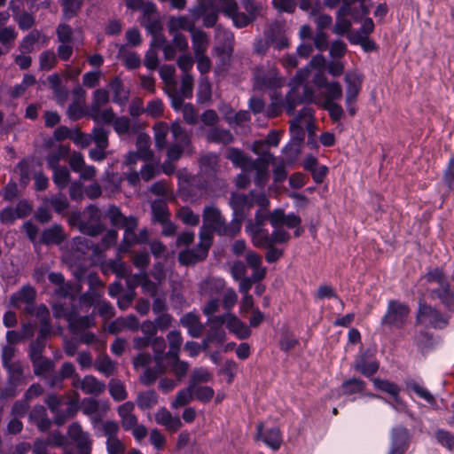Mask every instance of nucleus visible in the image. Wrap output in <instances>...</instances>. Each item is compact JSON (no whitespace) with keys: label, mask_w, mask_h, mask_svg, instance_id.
Returning <instances> with one entry per match:
<instances>
[{"label":"nucleus","mask_w":454,"mask_h":454,"mask_svg":"<svg viewBox=\"0 0 454 454\" xmlns=\"http://www.w3.org/2000/svg\"><path fill=\"white\" fill-rule=\"evenodd\" d=\"M100 429L106 439H110L118 436L120 427L114 420H105L101 422Z\"/></svg>","instance_id":"obj_58"},{"label":"nucleus","mask_w":454,"mask_h":454,"mask_svg":"<svg viewBox=\"0 0 454 454\" xmlns=\"http://www.w3.org/2000/svg\"><path fill=\"white\" fill-rule=\"evenodd\" d=\"M137 285H141L143 291L151 295L156 294V286L154 283L150 281L145 274L134 275L128 279V286L130 288H134Z\"/></svg>","instance_id":"obj_28"},{"label":"nucleus","mask_w":454,"mask_h":454,"mask_svg":"<svg viewBox=\"0 0 454 454\" xmlns=\"http://www.w3.org/2000/svg\"><path fill=\"white\" fill-rule=\"evenodd\" d=\"M53 170V181L60 189H64L70 178L69 171L66 167L51 168Z\"/></svg>","instance_id":"obj_48"},{"label":"nucleus","mask_w":454,"mask_h":454,"mask_svg":"<svg viewBox=\"0 0 454 454\" xmlns=\"http://www.w3.org/2000/svg\"><path fill=\"white\" fill-rule=\"evenodd\" d=\"M94 366L106 377L113 375L116 370L115 364L108 356H99L95 361Z\"/></svg>","instance_id":"obj_44"},{"label":"nucleus","mask_w":454,"mask_h":454,"mask_svg":"<svg viewBox=\"0 0 454 454\" xmlns=\"http://www.w3.org/2000/svg\"><path fill=\"white\" fill-rule=\"evenodd\" d=\"M167 340L169 344V351L165 354V356L177 358L178 352L183 342L181 333L179 331H171L168 334Z\"/></svg>","instance_id":"obj_40"},{"label":"nucleus","mask_w":454,"mask_h":454,"mask_svg":"<svg viewBox=\"0 0 454 454\" xmlns=\"http://www.w3.org/2000/svg\"><path fill=\"white\" fill-rule=\"evenodd\" d=\"M202 219L203 224L200 231V239H202V244L206 247L211 246L214 232L219 235L234 236L241 229L240 220L234 219L230 224H227L220 209L214 205L205 207Z\"/></svg>","instance_id":"obj_1"},{"label":"nucleus","mask_w":454,"mask_h":454,"mask_svg":"<svg viewBox=\"0 0 454 454\" xmlns=\"http://www.w3.org/2000/svg\"><path fill=\"white\" fill-rule=\"evenodd\" d=\"M344 81L346 83V100L348 103L356 101L362 88V74L356 70L348 71L345 74Z\"/></svg>","instance_id":"obj_9"},{"label":"nucleus","mask_w":454,"mask_h":454,"mask_svg":"<svg viewBox=\"0 0 454 454\" xmlns=\"http://www.w3.org/2000/svg\"><path fill=\"white\" fill-rule=\"evenodd\" d=\"M325 65V59L322 55H316L311 59L308 66L297 71L292 80L294 87L286 96V109L289 115L293 114L295 106L301 101L299 93L296 92L295 86L301 85L308 80L311 68L317 69V71H324Z\"/></svg>","instance_id":"obj_2"},{"label":"nucleus","mask_w":454,"mask_h":454,"mask_svg":"<svg viewBox=\"0 0 454 454\" xmlns=\"http://www.w3.org/2000/svg\"><path fill=\"white\" fill-rule=\"evenodd\" d=\"M64 238L62 228L56 225L44 231L42 241L45 244H59Z\"/></svg>","instance_id":"obj_42"},{"label":"nucleus","mask_w":454,"mask_h":454,"mask_svg":"<svg viewBox=\"0 0 454 454\" xmlns=\"http://www.w3.org/2000/svg\"><path fill=\"white\" fill-rule=\"evenodd\" d=\"M155 145L159 149H163L167 145V135L168 133V126L162 121L155 123L153 127Z\"/></svg>","instance_id":"obj_43"},{"label":"nucleus","mask_w":454,"mask_h":454,"mask_svg":"<svg viewBox=\"0 0 454 454\" xmlns=\"http://www.w3.org/2000/svg\"><path fill=\"white\" fill-rule=\"evenodd\" d=\"M267 37L276 49L281 50L288 47L289 45L288 38L284 34L280 26H275L272 27L268 33Z\"/></svg>","instance_id":"obj_35"},{"label":"nucleus","mask_w":454,"mask_h":454,"mask_svg":"<svg viewBox=\"0 0 454 454\" xmlns=\"http://www.w3.org/2000/svg\"><path fill=\"white\" fill-rule=\"evenodd\" d=\"M152 211L153 219L159 223H165L169 217L167 204L160 200L153 202Z\"/></svg>","instance_id":"obj_46"},{"label":"nucleus","mask_w":454,"mask_h":454,"mask_svg":"<svg viewBox=\"0 0 454 454\" xmlns=\"http://www.w3.org/2000/svg\"><path fill=\"white\" fill-rule=\"evenodd\" d=\"M171 132L175 138V143L168 148L167 156L169 161L178 160L185 148L190 145V139L178 122H174L171 126Z\"/></svg>","instance_id":"obj_7"},{"label":"nucleus","mask_w":454,"mask_h":454,"mask_svg":"<svg viewBox=\"0 0 454 454\" xmlns=\"http://www.w3.org/2000/svg\"><path fill=\"white\" fill-rule=\"evenodd\" d=\"M90 114L95 121L103 123H111L114 118V114L110 108H97V110L90 109Z\"/></svg>","instance_id":"obj_50"},{"label":"nucleus","mask_w":454,"mask_h":454,"mask_svg":"<svg viewBox=\"0 0 454 454\" xmlns=\"http://www.w3.org/2000/svg\"><path fill=\"white\" fill-rule=\"evenodd\" d=\"M194 23L195 21L190 20L185 16H177L169 19L168 27L170 33L176 32L179 29H185L192 33L195 29Z\"/></svg>","instance_id":"obj_37"},{"label":"nucleus","mask_w":454,"mask_h":454,"mask_svg":"<svg viewBox=\"0 0 454 454\" xmlns=\"http://www.w3.org/2000/svg\"><path fill=\"white\" fill-rule=\"evenodd\" d=\"M209 247L210 246H204L202 244V239H200L199 246L195 251L185 250L179 254V261L184 265L196 263L197 262L206 258Z\"/></svg>","instance_id":"obj_19"},{"label":"nucleus","mask_w":454,"mask_h":454,"mask_svg":"<svg viewBox=\"0 0 454 454\" xmlns=\"http://www.w3.org/2000/svg\"><path fill=\"white\" fill-rule=\"evenodd\" d=\"M29 418L41 431L47 430L51 426V420L46 416V410L42 405L35 406L30 412Z\"/></svg>","instance_id":"obj_32"},{"label":"nucleus","mask_w":454,"mask_h":454,"mask_svg":"<svg viewBox=\"0 0 454 454\" xmlns=\"http://www.w3.org/2000/svg\"><path fill=\"white\" fill-rule=\"evenodd\" d=\"M275 158L271 153L265 154L262 158L254 160V164L250 167V170L256 171L254 183L258 186H264L268 181V165L270 162H274Z\"/></svg>","instance_id":"obj_13"},{"label":"nucleus","mask_w":454,"mask_h":454,"mask_svg":"<svg viewBox=\"0 0 454 454\" xmlns=\"http://www.w3.org/2000/svg\"><path fill=\"white\" fill-rule=\"evenodd\" d=\"M268 217L265 211L260 210L255 215L254 220L250 222L246 231L250 235L252 242L256 247H270L271 237L266 230L262 228L263 223Z\"/></svg>","instance_id":"obj_3"},{"label":"nucleus","mask_w":454,"mask_h":454,"mask_svg":"<svg viewBox=\"0 0 454 454\" xmlns=\"http://www.w3.org/2000/svg\"><path fill=\"white\" fill-rule=\"evenodd\" d=\"M246 261L247 265L253 270V278L254 281H260L265 278L266 268L262 267V259L255 252L249 250L246 253Z\"/></svg>","instance_id":"obj_20"},{"label":"nucleus","mask_w":454,"mask_h":454,"mask_svg":"<svg viewBox=\"0 0 454 454\" xmlns=\"http://www.w3.org/2000/svg\"><path fill=\"white\" fill-rule=\"evenodd\" d=\"M313 117V110L310 107H303L299 114L293 118L290 121V133L292 137L297 142H301L304 139L305 125H309Z\"/></svg>","instance_id":"obj_8"},{"label":"nucleus","mask_w":454,"mask_h":454,"mask_svg":"<svg viewBox=\"0 0 454 454\" xmlns=\"http://www.w3.org/2000/svg\"><path fill=\"white\" fill-rule=\"evenodd\" d=\"M236 167L241 168L245 171H250V167L254 160L247 158L243 153L235 148H230L226 156Z\"/></svg>","instance_id":"obj_30"},{"label":"nucleus","mask_w":454,"mask_h":454,"mask_svg":"<svg viewBox=\"0 0 454 454\" xmlns=\"http://www.w3.org/2000/svg\"><path fill=\"white\" fill-rule=\"evenodd\" d=\"M425 278L428 282H436L441 286L442 291L439 292L438 296L442 300L443 302L449 304L451 294L450 290L448 289L447 285H445L444 277L442 270H440L439 269H435L432 271H429L425 276Z\"/></svg>","instance_id":"obj_23"},{"label":"nucleus","mask_w":454,"mask_h":454,"mask_svg":"<svg viewBox=\"0 0 454 454\" xmlns=\"http://www.w3.org/2000/svg\"><path fill=\"white\" fill-rule=\"evenodd\" d=\"M158 403V395L153 390L141 392L137 395V404L142 410L150 409Z\"/></svg>","instance_id":"obj_41"},{"label":"nucleus","mask_w":454,"mask_h":454,"mask_svg":"<svg viewBox=\"0 0 454 454\" xmlns=\"http://www.w3.org/2000/svg\"><path fill=\"white\" fill-rule=\"evenodd\" d=\"M150 145V137L145 134H140L137 137V154L141 159L145 160H149L153 157V153L149 150Z\"/></svg>","instance_id":"obj_45"},{"label":"nucleus","mask_w":454,"mask_h":454,"mask_svg":"<svg viewBox=\"0 0 454 454\" xmlns=\"http://www.w3.org/2000/svg\"><path fill=\"white\" fill-rule=\"evenodd\" d=\"M179 219L187 225L196 226L200 223L199 215L195 214L189 207H182L177 212Z\"/></svg>","instance_id":"obj_51"},{"label":"nucleus","mask_w":454,"mask_h":454,"mask_svg":"<svg viewBox=\"0 0 454 454\" xmlns=\"http://www.w3.org/2000/svg\"><path fill=\"white\" fill-rule=\"evenodd\" d=\"M181 325L188 329V332L192 337H199L204 329L203 325L200 322L199 317L193 313L184 315L181 320Z\"/></svg>","instance_id":"obj_27"},{"label":"nucleus","mask_w":454,"mask_h":454,"mask_svg":"<svg viewBox=\"0 0 454 454\" xmlns=\"http://www.w3.org/2000/svg\"><path fill=\"white\" fill-rule=\"evenodd\" d=\"M212 374L205 368L195 369L192 375L189 385H193V388L199 383H205L211 380Z\"/></svg>","instance_id":"obj_57"},{"label":"nucleus","mask_w":454,"mask_h":454,"mask_svg":"<svg viewBox=\"0 0 454 454\" xmlns=\"http://www.w3.org/2000/svg\"><path fill=\"white\" fill-rule=\"evenodd\" d=\"M34 372L36 375H43L52 369V363L45 358L44 356H40L37 358L31 359Z\"/></svg>","instance_id":"obj_52"},{"label":"nucleus","mask_w":454,"mask_h":454,"mask_svg":"<svg viewBox=\"0 0 454 454\" xmlns=\"http://www.w3.org/2000/svg\"><path fill=\"white\" fill-rule=\"evenodd\" d=\"M364 387L365 382L358 379H351L342 384V390L345 395H352L361 392Z\"/></svg>","instance_id":"obj_54"},{"label":"nucleus","mask_w":454,"mask_h":454,"mask_svg":"<svg viewBox=\"0 0 454 454\" xmlns=\"http://www.w3.org/2000/svg\"><path fill=\"white\" fill-rule=\"evenodd\" d=\"M69 153V147L67 145H59L56 152L51 153L46 160L50 168L59 167L58 162L59 160L64 159Z\"/></svg>","instance_id":"obj_55"},{"label":"nucleus","mask_w":454,"mask_h":454,"mask_svg":"<svg viewBox=\"0 0 454 454\" xmlns=\"http://www.w3.org/2000/svg\"><path fill=\"white\" fill-rule=\"evenodd\" d=\"M154 420L158 425L164 427L169 432H176L183 427L180 418L173 416L165 407L158 409L154 414Z\"/></svg>","instance_id":"obj_10"},{"label":"nucleus","mask_w":454,"mask_h":454,"mask_svg":"<svg viewBox=\"0 0 454 454\" xmlns=\"http://www.w3.org/2000/svg\"><path fill=\"white\" fill-rule=\"evenodd\" d=\"M30 208L24 203H20L16 208L7 207L0 212V220L4 223H12L17 218L26 215Z\"/></svg>","instance_id":"obj_26"},{"label":"nucleus","mask_w":454,"mask_h":454,"mask_svg":"<svg viewBox=\"0 0 454 454\" xmlns=\"http://www.w3.org/2000/svg\"><path fill=\"white\" fill-rule=\"evenodd\" d=\"M134 410L135 404L132 402H126L117 409L121 427L125 431H129L132 427L136 426V422L138 421Z\"/></svg>","instance_id":"obj_16"},{"label":"nucleus","mask_w":454,"mask_h":454,"mask_svg":"<svg viewBox=\"0 0 454 454\" xmlns=\"http://www.w3.org/2000/svg\"><path fill=\"white\" fill-rule=\"evenodd\" d=\"M113 221L115 224H120L125 229L124 241L129 245L135 243L137 236L134 233L137 223L134 217H125L118 210L113 215Z\"/></svg>","instance_id":"obj_14"},{"label":"nucleus","mask_w":454,"mask_h":454,"mask_svg":"<svg viewBox=\"0 0 454 454\" xmlns=\"http://www.w3.org/2000/svg\"><path fill=\"white\" fill-rule=\"evenodd\" d=\"M372 383L377 389L389 394L396 403H400V387L396 384L379 378L372 379Z\"/></svg>","instance_id":"obj_33"},{"label":"nucleus","mask_w":454,"mask_h":454,"mask_svg":"<svg viewBox=\"0 0 454 454\" xmlns=\"http://www.w3.org/2000/svg\"><path fill=\"white\" fill-rule=\"evenodd\" d=\"M252 196H254V192H251L249 195L242 194V193H232L230 199V205L234 210L236 218L239 220H242L244 217V214L246 211H248L253 207V200Z\"/></svg>","instance_id":"obj_12"},{"label":"nucleus","mask_w":454,"mask_h":454,"mask_svg":"<svg viewBox=\"0 0 454 454\" xmlns=\"http://www.w3.org/2000/svg\"><path fill=\"white\" fill-rule=\"evenodd\" d=\"M68 321L70 326L75 331L89 328L94 325V318L92 317H70Z\"/></svg>","instance_id":"obj_64"},{"label":"nucleus","mask_w":454,"mask_h":454,"mask_svg":"<svg viewBox=\"0 0 454 454\" xmlns=\"http://www.w3.org/2000/svg\"><path fill=\"white\" fill-rule=\"evenodd\" d=\"M223 286V282L222 280H212L208 279L204 281L200 286V293L205 295L213 296L215 293H217L219 288H222Z\"/></svg>","instance_id":"obj_61"},{"label":"nucleus","mask_w":454,"mask_h":454,"mask_svg":"<svg viewBox=\"0 0 454 454\" xmlns=\"http://www.w3.org/2000/svg\"><path fill=\"white\" fill-rule=\"evenodd\" d=\"M417 324L434 328H442L447 324V319L433 307L419 301L417 312Z\"/></svg>","instance_id":"obj_6"},{"label":"nucleus","mask_w":454,"mask_h":454,"mask_svg":"<svg viewBox=\"0 0 454 454\" xmlns=\"http://www.w3.org/2000/svg\"><path fill=\"white\" fill-rule=\"evenodd\" d=\"M226 326L240 340L247 339L251 335L250 328L233 314H227Z\"/></svg>","instance_id":"obj_21"},{"label":"nucleus","mask_w":454,"mask_h":454,"mask_svg":"<svg viewBox=\"0 0 454 454\" xmlns=\"http://www.w3.org/2000/svg\"><path fill=\"white\" fill-rule=\"evenodd\" d=\"M114 94V101L119 105H125L129 99V91L123 87L119 78H114L109 84Z\"/></svg>","instance_id":"obj_38"},{"label":"nucleus","mask_w":454,"mask_h":454,"mask_svg":"<svg viewBox=\"0 0 454 454\" xmlns=\"http://www.w3.org/2000/svg\"><path fill=\"white\" fill-rule=\"evenodd\" d=\"M92 140L97 145V147L106 149L108 146L107 132L103 128H96L91 134Z\"/></svg>","instance_id":"obj_60"},{"label":"nucleus","mask_w":454,"mask_h":454,"mask_svg":"<svg viewBox=\"0 0 454 454\" xmlns=\"http://www.w3.org/2000/svg\"><path fill=\"white\" fill-rule=\"evenodd\" d=\"M318 106L326 110L333 121H339L344 116L342 107L336 102H318Z\"/></svg>","instance_id":"obj_47"},{"label":"nucleus","mask_w":454,"mask_h":454,"mask_svg":"<svg viewBox=\"0 0 454 454\" xmlns=\"http://www.w3.org/2000/svg\"><path fill=\"white\" fill-rule=\"evenodd\" d=\"M192 39L195 56L204 54L208 47V39L207 35L201 30L194 29L192 32Z\"/></svg>","instance_id":"obj_36"},{"label":"nucleus","mask_w":454,"mask_h":454,"mask_svg":"<svg viewBox=\"0 0 454 454\" xmlns=\"http://www.w3.org/2000/svg\"><path fill=\"white\" fill-rule=\"evenodd\" d=\"M207 140L210 142L229 144L232 141V136L227 130L215 129L207 134Z\"/></svg>","instance_id":"obj_53"},{"label":"nucleus","mask_w":454,"mask_h":454,"mask_svg":"<svg viewBox=\"0 0 454 454\" xmlns=\"http://www.w3.org/2000/svg\"><path fill=\"white\" fill-rule=\"evenodd\" d=\"M143 12L144 14L141 24L149 31V33L152 34L153 47H160L166 42V40L165 37L161 35L162 27L154 5L152 4H147L144 7Z\"/></svg>","instance_id":"obj_4"},{"label":"nucleus","mask_w":454,"mask_h":454,"mask_svg":"<svg viewBox=\"0 0 454 454\" xmlns=\"http://www.w3.org/2000/svg\"><path fill=\"white\" fill-rule=\"evenodd\" d=\"M17 35L13 27H0V43L3 45L12 44L17 38Z\"/></svg>","instance_id":"obj_63"},{"label":"nucleus","mask_w":454,"mask_h":454,"mask_svg":"<svg viewBox=\"0 0 454 454\" xmlns=\"http://www.w3.org/2000/svg\"><path fill=\"white\" fill-rule=\"evenodd\" d=\"M73 386L81 388L87 395H98L105 391L106 385L98 380L94 376L88 375L83 379L75 377L73 380Z\"/></svg>","instance_id":"obj_11"},{"label":"nucleus","mask_w":454,"mask_h":454,"mask_svg":"<svg viewBox=\"0 0 454 454\" xmlns=\"http://www.w3.org/2000/svg\"><path fill=\"white\" fill-rule=\"evenodd\" d=\"M256 438L262 440L274 450H278L282 442L281 434L278 428L272 427L263 433V425L262 423L257 426Z\"/></svg>","instance_id":"obj_17"},{"label":"nucleus","mask_w":454,"mask_h":454,"mask_svg":"<svg viewBox=\"0 0 454 454\" xmlns=\"http://www.w3.org/2000/svg\"><path fill=\"white\" fill-rule=\"evenodd\" d=\"M35 298V291L31 286H24L11 297V302L18 307L20 303H31Z\"/></svg>","instance_id":"obj_39"},{"label":"nucleus","mask_w":454,"mask_h":454,"mask_svg":"<svg viewBox=\"0 0 454 454\" xmlns=\"http://www.w3.org/2000/svg\"><path fill=\"white\" fill-rule=\"evenodd\" d=\"M215 51L221 60L228 59L233 51V36L229 33H223V43L218 42L215 48Z\"/></svg>","instance_id":"obj_31"},{"label":"nucleus","mask_w":454,"mask_h":454,"mask_svg":"<svg viewBox=\"0 0 454 454\" xmlns=\"http://www.w3.org/2000/svg\"><path fill=\"white\" fill-rule=\"evenodd\" d=\"M49 42V37L39 30H32L27 36H25L20 43V50L23 53H29L34 50L35 44L42 46L46 45Z\"/></svg>","instance_id":"obj_18"},{"label":"nucleus","mask_w":454,"mask_h":454,"mask_svg":"<svg viewBox=\"0 0 454 454\" xmlns=\"http://www.w3.org/2000/svg\"><path fill=\"white\" fill-rule=\"evenodd\" d=\"M282 79L278 77L277 72L272 70L268 75H258L255 79L254 86L258 90L270 89L280 86Z\"/></svg>","instance_id":"obj_34"},{"label":"nucleus","mask_w":454,"mask_h":454,"mask_svg":"<svg viewBox=\"0 0 454 454\" xmlns=\"http://www.w3.org/2000/svg\"><path fill=\"white\" fill-rule=\"evenodd\" d=\"M68 435L73 439L79 450L91 447V441L89 434L82 431V427L78 423H73L68 428Z\"/></svg>","instance_id":"obj_22"},{"label":"nucleus","mask_w":454,"mask_h":454,"mask_svg":"<svg viewBox=\"0 0 454 454\" xmlns=\"http://www.w3.org/2000/svg\"><path fill=\"white\" fill-rule=\"evenodd\" d=\"M355 369L364 376L371 377L379 370V364L366 354H362L355 364Z\"/></svg>","instance_id":"obj_24"},{"label":"nucleus","mask_w":454,"mask_h":454,"mask_svg":"<svg viewBox=\"0 0 454 454\" xmlns=\"http://www.w3.org/2000/svg\"><path fill=\"white\" fill-rule=\"evenodd\" d=\"M56 55L51 51H45L39 56V64L42 70L49 71L56 65Z\"/></svg>","instance_id":"obj_56"},{"label":"nucleus","mask_w":454,"mask_h":454,"mask_svg":"<svg viewBox=\"0 0 454 454\" xmlns=\"http://www.w3.org/2000/svg\"><path fill=\"white\" fill-rule=\"evenodd\" d=\"M9 372L12 380L20 382L23 379L24 366L20 361L4 366Z\"/></svg>","instance_id":"obj_59"},{"label":"nucleus","mask_w":454,"mask_h":454,"mask_svg":"<svg viewBox=\"0 0 454 454\" xmlns=\"http://www.w3.org/2000/svg\"><path fill=\"white\" fill-rule=\"evenodd\" d=\"M49 279L52 284L58 286L55 292L57 295L60 297H73L80 293V287L78 285L66 283L64 277L59 273H51L49 275Z\"/></svg>","instance_id":"obj_15"},{"label":"nucleus","mask_w":454,"mask_h":454,"mask_svg":"<svg viewBox=\"0 0 454 454\" xmlns=\"http://www.w3.org/2000/svg\"><path fill=\"white\" fill-rule=\"evenodd\" d=\"M409 315L410 308L408 305L396 300H391L387 303V309L381 319V324L401 328L405 325Z\"/></svg>","instance_id":"obj_5"},{"label":"nucleus","mask_w":454,"mask_h":454,"mask_svg":"<svg viewBox=\"0 0 454 454\" xmlns=\"http://www.w3.org/2000/svg\"><path fill=\"white\" fill-rule=\"evenodd\" d=\"M193 390V385H189L187 387L180 389L170 403L171 408L177 410L188 405L194 398Z\"/></svg>","instance_id":"obj_29"},{"label":"nucleus","mask_w":454,"mask_h":454,"mask_svg":"<svg viewBox=\"0 0 454 454\" xmlns=\"http://www.w3.org/2000/svg\"><path fill=\"white\" fill-rule=\"evenodd\" d=\"M194 20H197L201 15H203V22L206 27H213L217 20V14L215 12H207L206 9L201 5L199 8L192 11Z\"/></svg>","instance_id":"obj_49"},{"label":"nucleus","mask_w":454,"mask_h":454,"mask_svg":"<svg viewBox=\"0 0 454 454\" xmlns=\"http://www.w3.org/2000/svg\"><path fill=\"white\" fill-rule=\"evenodd\" d=\"M106 450L109 454H124L126 446L118 436L106 439Z\"/></svg>","instance_id":"obj_62"},{"label":"nucleus","mask_w":454,"mask_h":454,"mask_svg":"<svg viewBox=\"0 0 454 454\" xmlns=\"http://www.w3.org/2000/svg\"><path fill=\"white\" fill-rule=\"evenodd\" d=\"M324 89L325 91L321 93L317 99V105L318 102H336L342 97V88L338 82H330Z\"/></svg>","instance_id":"obj_25"}]
</instances>
